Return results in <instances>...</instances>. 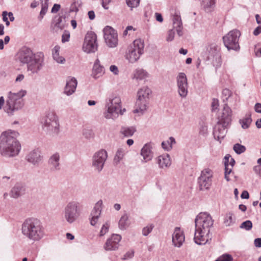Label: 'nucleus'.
Instances as JSON below:
<instances>
[{
	"label": "nucleus",
	"mask_w": 261,
	"mask_h": 261,
	"mask_svg": "<svg viewBox=\"0 0 261 261\" xmlns=\"http://www.w3.org/2000/svg\"><path fill=\"white\" fill-rule=\"evenodd\" d=\"M55 24L57 27L59 28H62V25L61 24V23L62 22V18L61 17H56L55 18Z\"/></svg>",
	"instance_id": "6e6d98bb"
},
{
	"label": "nucleus",
	"mask_w": 261,
	"mask_h": 261,
	"mask_svg": "<svg viewBox=\"0 0 261 261\" xmlns=\"http://www.w3.org/2000/svg\"><path fill=\"white\" fill-rule=\"evenodd\" d=\"M153 145L151 142L146 143L141 149L140 154L143 158V162L146 163L152 160L153 156Z\"/></svg>",
	"instance_id": "b1692460"
},
{
	"label": "nucleus",
	"mask_w": 261,
	"mask_h": 261,
	"mask_svg": "<svg viewBox=\"0 0 261 261\" xmlns=\"http://www.w3.org/2000/svg\"><path fill=\"white\" fill-rule=\"evenodd\" d=\"M18 133L12 130L3 132L0 137V153L2 155L11 158L17 156L20 150L21 144L17 140Z\"/></svg>",
	"instance_id": "7ed1b4c3"
},
{
	"label": "nucleus",
	"mask_w": 261,
	"mask_h": 261,
	"mask_svg": "<svg viewBox=\"0 0 261 261\" xmlns=\"http://www.w3.org/2000/svg\"><path fill=\"white\" fill-rule=\"evenodd\" d=\"M241 33L237 30H233L223 36V40L225 46L228 50L239 51L240 49L239 40Z\"/></svg>",
	"instance_id": "9b49d317"
},
{
	"label": "nucleus",
	"mask_w": 261,
	"mask_h": 261,
	"mask_svg": "<svg viewBox=\"0 0 261 261\" xmlns=\"http://www.w3.org/2000/svg\"><path fill=\"white\" fill-rule=\"evenodd\" d=\"M43 158L42 153L38 148L32 150L25 156L26 160L35 166H38L41 163Z\"/></svg>",
	"instance_id": "6ab92c4d"
},
{
	"label": "nucleus",
	"mask_w": 261,
	"mask_h": 261,
	"mask_svg": "<svg viewBox=\"0 0 261 261\" xmlns=\"http://www.w3.org/2000/svg\"><path fill=\"white\" fill-rule=\"evenodd\" d=\"M185 237L184 231L179 227L174 229L172 234V243L175 247H180L185 241Z\"/></svg>",
	"instance_id": "5701e85b"
},
{
	"label": "nucleus",
	"mask_w": 261,
	"mask_h": 261,
	"mask_svg": "<svg viewBox=\"0 0 261 261\" xmlns=\"http://www.w3.org/2000/svg\"><path fill=\"white\" fill-rule=\"evenodd\" d=\"M96 35L93 32H88L85 37L83 50L87 53H94L97 49Z\"/></svg>",
	"instance_id": "4468645a"
},
{
	"label": "nucleus",
	"mask_w": 261,
	"mask_h": 261,
	"mask_svg": "<svg viewBox=\"0 0 261 261\" xmlns=\"http://www.w3.org/2000/svg\"><path fill=\"white\" fill-rule=\"evenodd\" d=\"M220 48L216 43H212L209 44L206 47V51L208 53V58L210 59L211 57H216V60L219 61L220 57L219 55Z\"/></svg>",
	"instance_id": "c756f323"
},
{
	"label": "nucleus",
	"mask_w": 261,
	"mask_h": 261,
	"mask_svg": "<svg viewBox=\"0 0 261 261\" xmlns=\"http://www.w3.org/2000/svg\"><path fill=\"white\" fill-rule=\"evenodd\" d=\"M77 82L74 77H68L64 90V93L67 96L72 95L75 91Z\"/></svg>",
	"instance_id": "a878e982"
},
{
	"label": "nucleus",
	"mask_w": 261,
	"mask_h": 261,
	"mask_svg": "<svg viewBox=\"0 0 261 261\" xmlns=\"http://www.w3.org/2000/svg\"><path fill=\"white\" fill-rule=\"evenodd\" d=\"M105 73V67L101 65L100 61L97 59L93 64L91 76L96 80L101 77Z\"/></svg>",
	"instance_id": "bb28decb"
},
{
	"label": "nucleus",
	"mask_w": 261,
	"mask_h": 261,
	"mask_svg": "<svg viewBox=\"0 0 261 261\" xmlns=\"http://www.w3.org/2000/svg\"><path fill=\"white\" fill-rule=\"evenodd\" d=\"M61 8V6L59 4H54V5L53 6L52 9H51V13H56L57 12H58L59 11V10H60Z\"/></svg>",
	"instance_id": "4d7b16f0"
},
{
	"label": "nucleus",
	"mask_w": 261,
	"mask_h": 261,
	"mask_svg": "<svg viewBox=\"0 0 261 261\" xmlns=\"http://www.w3.org/2000/svg\"><path fill=\"white\" fill-rule=\"evenodd\" d=\"M81 4L82 2L81 0H73L71 5L70 11L71 12H77L81 6Z\"/></svg>",
	"instance_id": "ea45409f"
},
{
	"label": "nucleus",
	"mask_w": 261,
	"mask_h": 261,
	"mask_svg": "<svg viewBox=\"0 0 261 261\" xmlns=\"http://www.w3.org/2000/svg\"><path fill=\"white\" fill-rule=\"evenodd\" d=\"M27 93V91L23 89H21L17 92L10 91L4 107L5 111L9 115H13L15 112L21 109L24 104L23 97Z\"/></svg>",
	"instance_id": "39448f33"
},
{
	"label": "nucleus",
	"mask_w": 261,
	"mask_h": 261,
	"mask_svg": "<svg viewBox=\"0 0 261 261\" xmlns=\"http://www.w3.org/2000/svg\"><path fill=\"white\" fill-rule=\"evenodd\" d=\"M16 59L21 64H27V70L35 74L43 66L44 55L42 52L34 53L30 48L23 47L17 53Z\"/></svg>",
	"instance_id": "f257e3e1"
},
{
	"label": "nucleus",
	"mask_w": 261,
	"mask_h": 261,
	"mask_svg": "<svg viewBox=\"0 0 261 261\" xmlns=\"http://www.w3.org/2000/svg\"><path fill=\"white\" fill-rule=\"evenodd\" d=\"M89 18L90 20H93L95 18V13L93 11H90L88 13Z\"/></svg>",
	"instance_id": "774afa93"
},
{
	"label": "nucleus",
	"mask_w": 261,
	"mask_h": 261,
	"mask_svg": "<svg viewBox=\"0 0 261 261\" xmlns=\"http://www.w3.org/2000/svg\"><path fill=\"white\" fill-rule=\"evenodd\" d=\"M83 135L87 139L93 138L94 137V134L93 130L90 129H84L83 131Z\"/></svg>",
	"instance_id": "c03bdc74"
},
{
	"label": "nucleus",
	"mask_w": 261,
	"mask_h": 261,
	"mask_svg": "<svg viewBox=\"0 0 261 261\" xmlns=\"http://www.w3.org/2000/svg\"><path fill=\"white\" fill-rule=\"evenodd\" d=\"M110 222L108 221L106 222L101 226L100 232L99 236L102 237L106 234L109 231L110 228Z\"/></svg>",
	"instance_id": "79ce46f5"
},
{
	"label": "nucleus",
	"mask_w": 261,
	"mask_h": 261,
	"mask_svg": "<svg viewBox=\"0 0 261 261\" xmlns=\"http://www.w3.org/2000/svg\"><path fill=\"white\" fill-rule=\"evenodd\" d=\"M60 47L59 45H56L52 50V56L54 60L59 64H64L66 60L65 59L60 56Z\"/></svg>",
	"instance_id": "473e14b6"
},
{
	"label": "nucleus",
	"mask_w": 261,
	"mask_h": 261,
	"mask_svg": "<svg viewBox=\"0 0 261 261\" xmlns=\"http://www.w3.org/2000/svg\"><path fill=\"white\" fill-rule=\"evenodd\" d=\"M177 92L181 98L187 97L188 93V80L186 74L179 72L176 77Z\"/></svg>",
	"instance_id": "dca6fc26"
},
{
	"label": "nucleus",
	"mask_w": 261,
	"mask_h": 261,
	"mask_svg": "<svg viewBox=\"0 0 261 261\" xmlns=\"http://www.w3.org/2000/svg\"><path fill=\"white\" fill-rule=\"evenodd\" d=\"M21 231L25 238L38 241L44 236V229L40 221L35 218L26 219L21 225Z\"/></svg>",
	"instance_id": "20e7f679"
},
{
	"label": "nucleus",
	"mask_w": 261,
	"mask_h": 261,
	"mask_svg": "<svg viewBox=\"0 0 261 261\" xmlns=\"http://www.w3.org/2000/svg\"><path fill=\"white\" fill-rule=\"evenodd\" d=\"M103 35L105 42L110 47H114L118 44L117 32L112 27L107 26L103 29Z\"/></svg>",
	"instance_id": "f3484780"
},
{
	"label": "nucleus",
	"mask_w": 261,
	"mask_h": 261,
	"mask_svg": "<svg viewBox=\"0 0 261 261\" xmlns=\"http://www.w3.org/2000/svg\"><path fill=\"white\" fill-rule=\"evenodd\" d=\"M70 38V33L68 31H65L62 36V42L64 43L68 42Z\"/></svg>",
	"instance_id": "3c124183"
},
{
	"label": "nucleus",
	"mask_w": 261,
	"mask_h": 261,
	"mask_svg": "<svg viewBox=\"0 0 261 261\" xmlns=\"http://www.w3.org/2000/svg\"><path fill=\"white\" fill-rule=\"evenodd\" d=\"M108 159V153L105 149L95 152L92 155L91 166L96 172L100 173L103 169Z\"/></svg>",
	"instance_id": "f8f14e48"
},
{
	"label": "nucleus",
	"mask_w": 261,
	"mask_h": 261,
	"mask_svg": "<svg viewBox=\"0 0 261 261\" xmlns=\"http://www.w3.org/2000/svg\"><path fill=\"white\" fill-rule=\"evenodd\" d=\"M41 2V9L39 15L37 18L38 20L41 21L43 18L48 10V1L49 0H40Z\"/></svg>",
	"instance_id": "c9c22d12"
},
{
	"label": "nucleus",
	"mask_w": 261,
	"mask_h": 261,
	"mask_svg": "<svg viewBox=\"0 0 261 261\" xmlns=\"http://www.w3.org/2000/svg\"><path fill=\"white\" fill-rule=\"evenodd\" d=\"M233 149L235 152L238 154H240L244 152L246 150L245 146L242 145L239 143H236L233 145Z\"/></svg>",
	"instance_id": "a19ab883"
},
{
	"label": "nucleus",
	"mask_w": 261,
	"mask_h": 261,
	"mask_svg": "<svg viewBox=\"0 0 261 261\" xmlns=\"http://www.w3.org/2000/svg\"><path fill=\"white\" fill-rule=\"evenodd\" d=\"M224 159L225 178L227 181H229L230 180L229 175L231 173L233 166L235 164V161L228 154L225 156Z\"/></svg>",
	"instance_id": "cd10ccee"
},
{
	"label": "nucleus",
	"mask_w": 261,
	"mask_h": 261,
	"mask_svg": "<svg viewBox=\"0 0 261 261\" xmlns=\"http://www.w3.org/2000/svg\"><path fill=\"white\" fill-rule=\"evenodd\" d=\"M149 73L144 69L137 68L134 70L132 78L137 81L145 80L149 77Z\"/></svg>",
	"instance_id": "2f4dec72"
},
{
	"label": "nucleus",
	"mask_w": 261,
	"mask_h": 261,
	"mask_svg": "<svg viewBox=\"0 0 261 261\" xmlns=\"http://www.w3.org/2000/svg\"><path fill=\"white\" fill-rule=\"evenodd\" d=\"M136 129L133 126H123L121 128L120 133L124 137H132L136 132Z\"/></svg>",
	"instance_id": "f704fd0d"
},
{
	"label": "nucleus",
	"mask_w": 261,
	"mask_h": 261,
	"mask_svg": "<svg viewBox=\"0 0 261 261\" xmlns=\"http://www.w3.org/2000/svg\"><path fill=\"white\" fill-rule=\"evenodd\" d=\"M43 130L49 135H57L60 132L58 116L53 112H49L40 120Z\"/></svg>",
	"instance_id": "423d86ee"
},
{
	"label": "nucleus",
	"mask_w": 261,
	"mask_h": 261,
	"mask_svg": "<svg viewBox=\"0 0 261 261\" xmlns=\"http://www.w3.org/2000/svg\"><path fill=\"white\" fill-rule=\"evenodd\" d=\"M224 223L227 226H230L233 223L232 213H229L225 215Z\"/></svg>",
	"instance_id": "37998d69"
},
{
	"label": "nucleus",
	"mask_w": 261,
	"mask_h": 261,
	"mask_svg": "<svg viewBox=\"0 0 261 261\" xmlns=\"http://www.w3.org/2000/svg\"><path fill=\"white\" fill-rule=\"evenodd\" d=\"M151 93V90L147 86H143L138 90L135 109L134 110V113H138L139 115L144 113L147 109Z\"/></svg>",
	"instance_id": "6e6552de"
},
{
	"label": "nucleus",
	"mask_w": 261,
	"mask_h": 261,
	"mask_svg": "<svg viewBox=\"0 0 261 261\" xmlns=\"http://www.w3.org/2000/svg\"><path fill=\"white\" fill-rule=\"evenodd\" d=\"M252 120L250 114L246 115L243 118L239 120V122L243 129H247L249 127Z\"/></svg>",
	"instance_id": "58836bf2"
},
{
	"label": "nucleus",
	"mask_w": 261,
	"mask_h": 261,
	"mask_svg": "<svg viewBox=\"0 0 261 261\" xmlns=\"http://www.w3.org/2000/svg\"><path fill=\"white\" fill-rule=\"evenodd\" d=\"M175 144L176 141L175 138L173 137H170L167 140L163 141L161 145L164 150L170 151L172 149L173 145Z\"/></svg>",
	"instance_id": "4c0bfd02"
},
{
	"label": "nucleus",
	"mask_w": 261,
	"mask_h": 261,
	"mask_svg": "<svg viewBox=\"0 0 261 261\" xmlns=\"http://www.w3.org/2000/svg\"><path fill=\"white\" fill-rule=\"evenodd\" d=\"M60 159V153L58 152H55L50 155L47 164L51 171L56 172L61 169Z\"/></svg>",
	"instance_id": "aec40b11"
},
{
	"label": "nucleus",
	"mask_w": 261,
	"mask_h": 261,
	"mask_svg": "<svg viewBox=\"0 0 261 261\" xmlns=\"http://www.w3.org/2000/svg\"><path fill=\"white\" fill-rule=\"evenodd\" d=\"M213 174V170L209 168H205L201 171L200 175L198 178V185L200 190H207L210 189Z\"/></svg>",
	"instance_id": "ddd939ff"
},
{
	"label": "nucleus",
	"mask_w": 261,
	"mask_h": 261,
	"mask_svg": "<svg viewBox=\"0 0 261 261\" xmlns=\"http://www.w3.org/2000/svg\"><path fill=\"white\" fill-rule=\"evenodd\" d=\"M25 193V188L20 184H16L12 188L10 195L13 198H18Z\"/></svg>",
	"instance_id": "7c9ffc66"
},
{
	"label": "nucleus",
	"mask_w": 261,
	"mask_h": 261,
	"mask_svg": "<svg viewBox=\"0 0 261 261\" xmlns=\"http://www.w3.org/2000/svg\"><path fill=\"white\" fill-rule=\"evenodd\" d=\"M214 221L207 213H200L195 218V231L194 240L196 244L205 245L209 240L210 229L213 226Z\"/></svg>",
	"instance_id": "f03ea898"
},
{
	"label": "nucleus",
	"mask_w": 261,
	"mask_h": 261,
	"mask_svg": "<svg viewBox=\"0 0 261 261\" xmlns=\"http://www.w3.org/2000/svg\"><path fill=\"white\" fill-rule=\"evenodd\" d=\"M110 70L115 75H118L119 74L118 68L116 65H111L110 67Z\"/></svg>",
	"instance_id": "603ef678"
},
{
	"label": "nucleus",
	"mask_w": 261,
	"mask_h": 261,
	"mask_svg": "<svg viewBox=\"0 0 261 261\" xmlns=\"http://www.w3.org/2000/svg\"><path fill=\"white\" fill-rule=\"evenodd\" d=\"M155 160L159 168L163 169L169 168L172 163L170 156L168 153L160 155L155 158Z\"/></svg>",
	"instance_id": "393cba45"
},
{
	"label": "nucleus",
	"mask_w": 261,
	"mask_h": 261,
	"mask_svg": "<svg viewBox=\"0 0 261 261\" xmlns=\"http://www.w3.org/2000/svg\"><path fill=\"white\" fill-rule=\"evenodd\" d=\"M144 43L141 39L134 41L132 45L128 47L126 54V59L131 63L137 62L144 53Z\"/></svg>",
	"instance_id": "9d476101"
},
{
	"label": "nucleus",
	"mask_w": 261,
	"mask_h": 261,
	"mask_svg": "<svg viewBox=\"0 0 261 261\" xmlns=\"http://www.w3.org/2000/svg\"><path fill=\"white\" fill-rule=\"evenodd\" d=\"M254 110L256 113H261V103H256L254 106Z\"/></svg>",
	"instance_id": "0e129e2a"
},
{
	"label": "nucleus",
	"mask_w": 261,
	"mask_h": 261,
	"mask_svg": "<svg viewBox=\"0 0 261 261\" xmlns=\"http://www.w3.org/2000/svg\"><path fill=\"white\" fill-rule=\"evenodd\" d=\"M254 246L257 248L261 247V238H256L254 241Z\"/></svg>",
	"instance_id": "052dcab7"
},
{
	"label": "nucleus",
	"mask_w": 261,
	"mask_h": 261,
	"mask_svg": "<svg viewBox=\"0 0 261 261\" xmlns=\"http://www.w3.org/2000/svg\"><path fill=\"white\" fill-rule=\"evenodd\" d=\"M24 79V75L23 74H18L17 75L15 80V83H20Z\"/></svg>",
	"instance_id": "864d4df0"
},
{
	"label": "nucleus",
	"mask_w": 261,
	"mask_h": 261,
	"mask_svg": "<svg viewBox=\"0 0 261 261\" xmlns=\"http://www.w3.org/2000/svg\"><path fill=\"white\" fill-rule=\"evenodd\" d=\"M130 222L128 219V216L127 214H124L120 218L119 222V228L121 230L126 229L129 225Z\"/></svg>",
	"instance_id": "72a5a7b5"
},
{
	"label": "nucleus",
	"mask_w": 261,
	"mask_h": 261,
	"mask_svg": "<svg viewBox=\"0 0 261 261\" xmlns=\"http://www.w3.org/2000/svg\"><path fill=\"white\" fill-rule=\"evenodd\" d=\"M111 0H102V6L105 9H108V5Z\"/></svg>",
	"instance_id": "680f3d73"
},
{
	"label": "nucleus",
	"mask_w": 261,
	"mask_h": 261,
	"mask_svg": "<svg viewBox=\"0 0 261 261\" xmlns=\"http://www.w3.org/2000/svg\"><path fill=\"white\" fill-rule=\"evenodd\" d=\"M107 111L105 113L107 119H115L119 114L122 115L125 112V109H121V101L119 96H112L107 100Z\"/></svg>",
	"instance_id": "0eeeda50"
},
{
	"label": "nucleus",
	"mask_w": 261,
	"mask_h": 261,
	"mask_svg": "<svg viewBox=\"0 0 261 261\" xmlns=\"http://www.w3.org/2000/svg\"><path fill=\"white\" fill-rule=\"evenodd\" d=\"M253 171L258 176L261 177V167L259 166H255L253 167Z\"/></svg>",
	"instance_id": "13d9d810"
},
{
	"label": "nucleus",
	"mask_w": 261,
	"mask_h": 261,
	"mask_svg": "<svg viewBox=\"0 0 261 261\" xmlns=\"http://www.w3.org/2000/svg\"><path fill=\"white\" fill-rule=\"evenodd\" d=\"M240 227L246 230H250L252 227V223L251 221L246 220L241 224Z\"/></svg>",
	"instance_id": "49530a36"
},
{
	"label": "nucleus",
	"mask_w": 261,
	"mask_h": 261,
	"mask_svg": "<svg viewBox=\"0 0 261 261\" xmlns=\"http://www.w3.org/2000/svg\"><path fill=\"white\" fill-rule=\"evenodd\" d=\"M231 110L227 104H225L222 114L220 116L219 122L225 123V124H229L231 121Z\"/></svg>",
	"instance_id": "c85d7f7f"
},
{
	"label": "nucleus",
	"mask_w": 261,
	"mask_h": 261,
	"mask_svg": "<svg viewBox=\"0 0 261 261\" xmlns=\"http://www.w3.org/2000/svg\"><path fill=\"white\" fill-rule=\"evenodd\" d=\"M140 0H126L127 5L132 10L137 8L140 4Z\"/></svg>",
	"instance_id": "a18cd8bd"
},
{
	"label": "nucleus",
	"mask_w": 261,
	"mask_h": 261,
	"mask_svg": "<svg viewBox=\"0 0 261 261\" xmlns=\"http://www.w3.org/2000/svg\"><path fill=\"white\" fill-rule=\"evenodd\" d=\"M81 214V204L75 201L68 202L63 211V218L68 224L76 221Z\"/></svg>",
	"instance_id": "1a4fd4ad"
},
{
	"label": "nucleus",
	"mask_w": 261,
	"mask_h": 261,
	"mask_svg": "<svg viewBox=\"0 0 261 261\" xmlns=\"http://www.w3.org/2000/svg\"><path fill=\"white\" fill-rule=\"evenodd\" d=\"M222 94L223 96V100H228V99L231 95V92L229 90L225 89L222 91Z\"/></svg>",
	"instance_id": "8fccbe9b"
},
{
	"label": "nucleus",
	"mask_w": 261,
	"mask_h": 261,
	"mask_svg": "<svg viewBox=\"0 0 261 261\" xmlns=\"http://www.w3.org/2000/svg\"><path fill=\"white\" fill-rule=\"evenodd\" d=\"M121 239V236L117 234H113L107 239L104 248L107 251L115 250L118 248L119 243Z\"/></svg>",
	"instance_id": "412c9836"
},
{
	"label": "nucleus",
	"mask_w": 261,
	"mask_h": 261,
	"mask_svg": "<svg viewBox=\"0 0 261 261\" xmlns=\"http://www.w3.org/2000/svg\"><path fill=\"white\" fill-rule=\"evenodd\" d=\"M134 256V252L133 251H128L124 255L123 259H127L133 257Z\"/></svg>",
	"instance_id": "bf43d9fd"
},
{
	"label": "nucleus",
	"mask_w": 261,
	"mask_h": 261,
	"mask_svg": "<svg viewBox=\"0 0 261 261\" xmlns=\"http://www.w3.org/2000/svg\"><path fill=\"white\" fill-rule=\"evenodd\" d=\"M233 259L231 255L228 254H224L219 257L215 261H232Z\"/></svg>",
	"instance_id": "09e8293b"
},
{
	"label": "nucleus",
	"mask_w": 261,
	"mask_h": 261,
	"mask_svg": "<svg viewBox=\"0 0 261 261\" xmlns=\"http://www.w3.org/2000/svg\"><path fill=\"white\" fill-rule=\"evenodd\" d=\"M261 33V25L258 26L253 31V35L254 36H257Z\"/></svg>",
	"instance_id": "338daca9"
},
{
	"label": "nucleus",
	"mask_w": 261,
	"mask_h": 261,
	"mask_svg": "<svg viewBox=\"0 0 261 261\" xmlns=\"http://www.w3.org/2000/svg\"><path fill=\"white\" fill-rule=\"evenodd\" d=\"M241 197L242 199H248L249 197L248 192L247 191H244L241 195Z\"/></svg>",
	"instance_id": "69168bd1"
},
{
	"label": "nucleus",
	"mask_w": 261,
	"mask_h": 261,
	"mask_svg": "<svg viewBox=\"0 0 261 261\" xmlns=\"http://www.w3.org/2000/svg\"><path fill=\"white\" fill-rule=\"evenodd\" d=\"M182 23L180 16L176 14L173 17V28L168 31L166 40L168 42H170L174 39L175 35L174 30L176 31L177 34L179 36H182Z\"/></svg>",
	"instance_id": "2eb2a0df"
},
{
	"label": "nucleus",
	"mask_w": 261,
	"mask_h": 261,
	"mask_svg": "<svg viewBox=\"0 0 261 261\" xmlns=\"http://www.w3.org/2000/svg\"><path fill=\"white\" fill-rule=\"evenodd\" d=\"M155 19H156V21H158L160 22H162L163 21V17H162L161 14H160L159 13H155Z\"/></svg>",
	"instance_id": "e2e57ef3"
},
{
	"label": "nucleus",
	"mask_w": 261,
	"mask_h": 261,
	"mask_svg": "<svg viewBox=\"0 0 261 261\" xmlns=\"http://www.w3.org/2000/svg\"><path fill=\"white\" fill-rule=\"evenodd\" d=\"M102 205V201L99 200L95 203L89 217L90 223L92 226L96 227L101 214Z\"/></svg>",
	"instance_id": "a211bd4d"
},
{
	"label": "nucleus",
	"mask_w": 261,
	"mask_h": 261,
	"mask_svg": "<svg viewBox=\"0 0 261 261\" xmlns=\"http://www.w3.org/2000/svg\"><path fill=\"white\" fill-rule=\"evenodd\" d=\"M228 125V124L218 121L215 126L213 134L214 138L218 141L221 142L227 133L226 126Z\"/></svg>",
	"instance_id": "4be33fe9"
},
{
	"label": "nucleus",
	"mask_w": 261,
	"mask_h": 261,
	"mask_svg": "<svg viewBox=\"0 0 261 261\" xmlns=\"http://www.w3.org/2000/svg\"><path fill=\"white\" fill-rule=\"evenodd\" d=\"M154 226L153 224H149L144 227L142 229V234L144 236H147L152 230Z\"/></svg>",
	"instance_id": "de8ad7c7"
},
{
	"label": "nucleus",
	"mask_w": 261,
	"mask_h": 261,
	"mask_svg": "<svg viewBox=\"0 0 261 261\" xmlns=\"http://www.w3.org/2000/svg\"><path fill=\"white\" fill-rule=\"evenodd\" d=\"M219 107V101L217 99H213L212 102V111H215L218 109Z\"/></svg>",
	"instance_id": "5fc2aeb1"
},
{
	"label": "nucleus",
	"mask_w": 261,
	"mask_h": 261,
	"mask_svg": "<svg viewBox=\"0 0 261 261\" xmlns=\"http://www.w3.org/2000/svg\"><path fill=\"white\" fill-rule=\"evenodd\" d=\"M125 152V149L122 148H119L117 150L113 160L114 164L115 165H118L120 164V162L123 160Z\"/></svg>",
	"instance_id": "e433bc0d"
}]
</instances>
